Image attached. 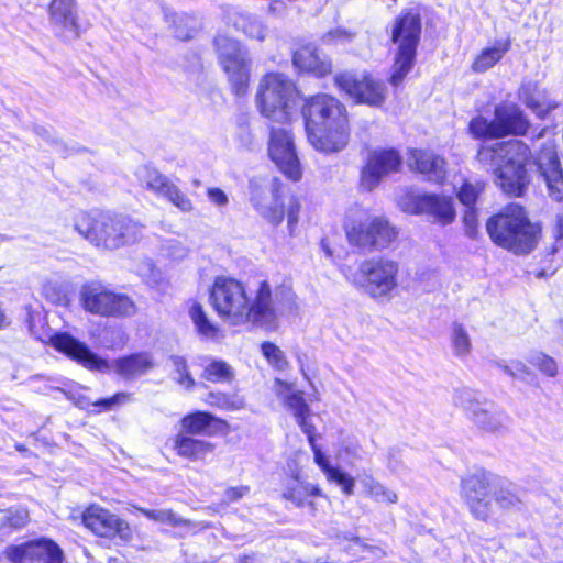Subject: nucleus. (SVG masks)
Returning <instances> with one entry per match:
<instances>
[{
    "label": "nucleus",
    "mask_w": 563,
    "mask_h": 563,
    "mask_svg": "<svg viewBox=\"0 0 563 563\" xmlns=\"http://www.w3.org/2000/svg\"><path fill=\"white\" fill-rule=\"evenodd\" d=\"M488 157L490 161L498 158L493 170L494 183L505 196L525 197L532 183L530 167L536 165L545 181L549 197L558 202L563 201V167L553 144H542L534 158L531 147L525 141H499L478 148V159L486 161Z\"/></svg>",
    "instance_id": "1"
},
{
    "label": "nucleus",
    "mask_w": 563,
    "mask_h": 563,
    "mask_svg": "<svg viewBox=\"0 0 563 563\" xmlns=\"http://www.w3.org/2000/svg\"><path fill=\"white\" fill-rule=\"evenodd\" d=\"M209 303L218 317L231 327L262 325L276 318L273 288L267 279L258 283L251 299L243 282L217 276L209 288Z\"/></svg>",
    "instance_id": "2"
},
{
    "label": "nucleus",
    "mask_w": 563,
    "mask_h": 563,
    "mask_svg": "<svg viewBox=\"0 0 563 563\" xmlns=\"http://www.w3.org/2000/svg\"><path fill=\"white\" fill-rule=\"evenodd\" d=\"M301 117L310 144L319 152L331 154L350 142V115L346 106L334 95L316 92L302 99Z\"/></svg>",
    "instance_id": "3"
},
{
    "label": "nucleus",
    "mask_w": 563,
    "mask_h": 563,
    "mask_svg": "<svg viewBox=\"0 0 563 563\" xmlns=\"http://www.w3.org/2000/svg\"><path fill=\"white\" fill-rule=\"evenodd\" d=\"M75 230L95 247L117 251L140 243L145 225L128 214L92 209L81 211L74 222Z\"/></svg>",
    "instance_id": "4"
},
{
    "label": "nucleus",
    "mask_w": 563,
    "mask_h": 563,
    "mask_svg": "<svg viewBox=\"0 0 563 563\" xmlns=\"http://www.w3.org/2000/svg\"><path fill=\"white\" fill-rule=\"evenodd\" d=\"M485 228L493 244L518 256L533 252L542 238L541 223L519 202L503 206L486 220Z\"/></svg>",
    "instance_id": "5"
},
{
    "label": "nucleus",
    "mask_w": 563,
    "mask_h": 563,
    "mask_svg": "<svg viewBox=\"0 0 563 563\" xmlns=\"http://www.w3.org/2000/svg\"><path fill=\"white\" fill-rule=\"evenodd\" d=\"M422 5L402 8L388 23V41L394 45L393 64L388 82L400 86L415 68L421 43L423 21Z\"/></svg>",
    "instance_id": "6"
},
{
    "label": "nucleus",
    "mask_w": 563,
    "mask_h": 563,
    "mask_svg": "<svg viewBox=\"0 0 563 563\" xmlns=\"http://www.w3.org/2000/svg\"><path fill=\"white\" fill-rule=\"evenodd\" d=\"M301 91L296 82L279 71H267L258 80L255 104L260 114L272 122L289 124Z\"/></svg>",
    "instance_id": "7"
},
{
    "label": "nucleus",
    "mask_w": 563,
    "mask_h": 563,
    "mask_svg": "<svg viewBox=\"0 0 563 563\" xmlns=\"http://www.w3.org/2000/svg\"><path fill=\"white\" fill-rule=\"evenodd\" d=\"M343 230L350 246L365 253L394 249L400 240V229L384 214L349 218Z\"/></svg>",
    "instance_id": "8"
},
{
    "label": "nucleus",
    "mask_w": 563,
    "mask_h": 563,
    "mask_svg": "<svg viewBox=\"0 0 563 563\" xmlns=\"http://www.w3.org/2000/svg\"><path fill=\"white\" fill-rule=\"evenodd\" d=\"M212 45L231 93L235 98L245 97L250 90L252 71V59L246 51L240 41L225 34H217Z\"/></svg>",
    "instance_id": "9"
},
{
    "label": "nucleus",
    "mask_w": 563,
    "mask_h": 563,
    "mask_svg": "<svg viewBox=\"0 0 563 563\" xmlns=\"http://www.w3.org/2000/svg\"><path fill=\"white\" fill-rule=\"evenodd\" d=\"M530 128V120L521 109L516 106H497L493 120L477 114L468 121L466 131L473 140L487 141L526 136Z\"/></svg>",
    "instance_id": "10"
},
{
    "label": "nucleus",
    "mask_w": 563,
    "mask_h": 563,
    "mask_svg": "<svg viewBox=\"0 0 563 563\" xmlns=\"http://www.w3.org/2000/svg\"><path fill=\"white\" fill-rule=\"evenodd\" d=\"M272 390L279 402L292 415L296 423L307 435L316 464L327 475L335 466L330 464L329 459L316 444V427L312 423V410L305 398L303 391L298 390L291 383L275 378Z\"/></svg>",
    "instance_id": "11"
},
{
    "label": "nucleus",
    "mask_w": 563,
    "mask_h": 563,
    "mask_svg": "<svg viewBox=\"0 0 563 563\" xmlns=\"http://www.w3.org/2000/svg\"><path fill=\"white\" fill-rule=\"evenodd\" d=\"M400 264L385 255L363 260L356 271L358 286L375 300L390 298L398 289Z\"/></svg>",
    "instance_id": "12"
},
{
    "label": "nucleus",
    "mask_w": 563,
    "mask_h": 563,
    "mask_svg": "<svg viewBox=\"0 0 563 563\" xmlns=\"http://www.w3.org/2000/svg\"><path fill=\"white\" fill-rule=\"evenodd\" d=\"M286 192V185L278 177H274L271 183L272 202L266 206L265 194L260 187L251 190V203L258 214L272 227H279L283 221L287 220V229L292 235L298 227L299 216L302 209L300 199L292 196L287 206L283 201Z\"/></svg>",
    "instance_id": "13"
},
{
    "label": "nucleus",
    "mask_w": 563,
    "mask_h": 563,
    "mask_svg": "<svg viewBox=\"0 0 563 563\" xmlns=\"http://www.w3.org/2000/svg\"><path fill=\"white\" fill-rule=\"evenodd\" d=\"M79 302L86 312L104 318H125L135 312V303L130 296L115 292L99 282L81 286Z\"/></svg>",
    "instance_id": "14"
},
{
    "label": "nucleus",
    "mask_w": 563,
    "mask_h": 563,
    "mask_svg": "<svg viewBox=\"0 0 563 563\" xmlns=\"http://www.w3.org/2000/svg\"><path fill=\"white\" fill-rule=\"evenodd\" d=\"M333 84L354 104L383 108L386 103L388 96L386 84L372 71L366 70L362 74L340 71L333 77Z\"/></svg>",
    "instance_id": "15"
},
{
    "label": "nucleus",
    "mask_w": 563,
    "mask_h": 563,
    "mask_svg": "<svg viewBox=\"0 0 563 563\" xmlns=\"http://www.w3.org/2000/svg\"><path fill=\"white\" fill-rule=\"evenodd\" d=\"M400 209L412 216H427L434 223L449 225L456 219L452 196L438 192L406 191L399 198Z\"/></svg>",
    "instance_id": "16"
},
{
    "label": "nucleus",
    "mask_w": 563,
    "mask_h": 563,
    "mask_svg": "<svg viewBox=\"0 0 563 563\" xmlns=\"http://www.w3.org/2000/svg\"><path fill=\"white\" fill-rule=\"evenodd\" d=\"M467 413L474 426L483 432L503 433L510 427V417L507 412L488 400H478L467 391H461L455 399Z\"/></svg>",
    "instance_id": "17"
},
{
    "label": "nucleus",
    "mask_w": 563,
    "mask_h": 563,
    "mask_svg": "<svg viewBox=\"0 0 563 563\" xmlns=\"http://www.w3.org/2000/svg\"><path fill=\"white\" fill-rule=\"evenodd\" d=\"M402 164L404 157L396 147H378L371 151L360 172L361 190L373 191L385 176L399 173Z\"/></svg>",
    "instance_id": "18"
},
{
    "label": "nucleus",
    "mask_w": 563,
    "mask_h": 563,
    "mask_svg": "<svg viewBox=\"0 0 563 563\" xmlns=\"http://www.w3.org/2000/svg\"><path fill=\"white\" fill-rule=\"evenodd\" d=\"M267 150L269 158L287 179L298 183L302 178L301 165L289 129L272 128Z\"/></svg>",
    "instance_id": "19"
},
{
    "label": "nucleus",
    "mask_w": 563,
    "mask_h": 563,
    "mask_svg": "<svg viewBox=\"0 0 563 563\" xmlns=\"http://www.w3.org/2000/svg\"><path fill=\"white\" fill-rule=\"evenodd\" d=\"M497 482L498 477L487 471H478L462 479V494L471 511L482 520H487L495 514L489 494L497 486Z\"/></svg>",
    "instance_id": "20"
},
{
    "label": "nucleus",
    "mask_w": 563,
    "mask_h": 563,
    "mask_svg": "<svg viewBox=\"0 0 563 563\" xmlns=\"http://www.w3.org/2000/svg\"><path fill=\"white\" fill-rule=\"evenodd\" d=\"M4 555L12 563H63L64 559L57 543L45 538L10 545Z\"/></svg>",
    "instance_id": "21"
},
{
    "label": "nucleus",
    "mask_w": 563,
    "mask_h": 563,
    "mask_svg": "<svg viewBox=\"0 0 563 563\" xmlns=\"http://www.w3.org/2000/svg\"><path fill=\"white\" fill-rule=\"evenodd\" d=\"M76 5V0H51L47 4L55 35L64 42L79 38L86 30L79 22Z\"/></svg>",
    "instance_id": "22"
},
{
    "label": "nucleus",
    "mask_w": 563,
    "mask_h": 563,
    "mask_svg": "<svg viewBox=\"0 0 563 563\" xmlns=\"http://www.w3.org/2000/svg\"><path fill=\"white\" fill-rule=\"evenodd\" d=\"M407 165L411 173L421 175L426 180L443 185L446 179L448 162L430 148L410 147L407 151Z\"/></svg>",
    "instance_id": "23"
},
{
    "label": "nucleus",
    "mask_w": 563,
    "mask_h": 563,
    "mask_svg": "<svg viewBox=\"0 0 563 563\" xmlns=\"http://www.w3.org/2000/svg\"><path fill=\"white\" fill-rule=\"evenodd\" d=\"M291 63L299 74L323 79L333 74V62L314 43H300L291 54Z\"/></svg>",
    "instance_id": "24"
},
{
    "label": "nucleus",
    "mask_w": 563,
    "mask_h": 563,
    "mask_svg": "<svg viewBox=\"0 0 563 563\" xmlns=\"http://www.w3.org/2000/svg\"><path fill=\"white\" fill-rule=\"evenodd\" d=\"M517 93L518 99L540 120H545L560 106L538 81L521 82Z\"/></svg>",
    "instance_id": "25"
},
{
    "label": "nucleus",
    "mask_w": 563,
    "mask_h": 563,
    "mask_svg": "<svg viewBox=\"0 0 563 563\" xmlns=\"http://www.w3.org/2000/svg\"><path fill=\"white\" fill-rule=\"evenodd\" d=\"M84 526L100 537H111L115 533H122L126 523L118 516L111 514L109 510L91 505L82 512Z\"/></svg>",
    "instance_id": "26"
},
{
    "label": "nucleus",
    "mask_w": 563,
    "mask_h": 563,
    "mask_svg": "<svg viewBox=\"0 0 563 563\" xmlns=\"http://www.w3.org/2000/svg\"><path fill=\"white\" fill-rule=\"evenodd\" d=\"M511 45L512 41L510 36H508L504 40H496L493 45L482 48L473 58L471 70L474 74H483L501 62L505 55L510 51Z\"/></svg>",
    "instance_id": "27"
},
{
    "label": "nucleus",
    "mask_w": 563,
    "mask_h": 563,
    "mask_svg": "<svg viewBox=\"0 0 563 563\" xmlns=\"http://www.w3.org/2000/svg\"><path fill=\"white\" fill-rule=\"evenodd\" d=\"M216 445L209 441L196 439L185 433H179L174 440L176 453L190 461H203L212 454Z\"/></svg>",
    "instance_id": "28"
},
{
    "label": "nucleus",
    "mask_w": 563,
    "mask_h": 563,
    "mask_svg": "<svg viewBox=\"0 0 563 563\" xmlns=\"http://www.w3.org/2000/svg\"><path fill=\"white\" fill-rule=\"evenodd\" d=\"M136 509L145 517L155 522L167 525L173 528H184L187 532H194L196 530H201L209 527V525L205 522L197 523L191 520L185 519L172 509Z\"/></svg>",
    "instance_id": "29"
},
{
    "label": "nucleus",
    "mask_w": 563,
    "mask_h": 563,
    "mask_svg": "<svg viewBox=\"0 0 563 563\" xmlns=\"http://www.w3.org/2000/svg\"><path fill=\"white\" fill-rule=\"evenodd\" d=\"M67 398L81 409H89L91 406L97 408L95 412L110 411L130 400V395L126 393H118L109 398L90 401L86 396L79 393H65Z\"/></svg>",
    "instance_id": "30"
},
{
    "label": "nucleus",
    "mask_w": 563,
    "mask_h": 563,
    "mask_svg": "<svg viewBox=\"0 0 563 563\" xmlns=\"http://www.w3.org/2000/svg\"><path fill=\"white\" fill-rule=\"evenodd\" d=\"M152 366L153 362L148 354H128L120 357L113 368L124 377H132L145 373Z\"/></svg>",
    "instance_id": "31"
},
{
    "label": "nucleus",
    "mask_w": 563,
    "mask_h": 563,
    "mask_svg": "<svg viewBox=\"0 0 563 563\" xmlns=\"http://www.w3.org/2000/svg\"><path fill=\"white\" fill-rule=\"evenodd\" d=\"M188 314L199 335L210 339L218 336L219 327L210 320L202 303L197 300H192L188 308Z\"/></svg>",
    "instance_id": "32"
},
{
    "label": "nucleus",
    "mask_w": 563,
    "mask_h": 563,
    "mask_svg": "<svg viewBox=\"0 0 563 563\" xmlns=\"http://www.w3.org/2000/svg\"><path fill=\"white\" fill-rule=\"evenodd\" d=\"M486 186L487 183L483 178H463L455 196L463 206L472 208L476 206Z\"/></svg>",
    "instance_id": "33"
},
{
    "label": "nucleus",
    "mask_w": 563,
    "mask_h": 563,
    "mask_svg": "<svg viewBox=\"0 0 563 563\" xmlns=\"http://www.w3.org/2000/svg\"><path fill=\"white\" fill-rule=\"evenodd\" d=\"M214 421L220 420L214 416L203 411H197L195 413L187 415L181 419L180 422L183 431L181 433L188 435L208 434L209 428Z\"/></svg>",
    "instance_id": "34"
},
{
    "label": "nucleus",
    "mask_w": 563,
    "mask_h": 563,
    "mask_svg": "<svg viewBox=\"0 0 563 563\" xmlns=\"http://www.w3.org/2000/svg\"><path fill=\"white\" fill-rule=\"evenodd\" d=\"M46 343L57 352H91L86 343L67 331L52 333Z\"/></svg>",
    "instance_id": "35"
},
{
    "label": "nucleus",
    "mask_w": 563,
    "mask_h": 563,
    "mask_svg": "<svg viewBox=\"0 0 563 563\" xmlns=\"http://www.w3.org/2000/svg\"><path fill=\"white\" fill-rule=\"evenodd\" d=\"M283 496L295 506L302 507L309 496H321V489L317 485L295 481L286 487Z\"/></svg>",
    "instance_id": "36"
},
{
    "label": "nucleus",
    "mask_w": 563,
    "mask_h": 563,
    "mask_svg": "<svg viewBox=\"0 0 563 563\" xmlns=\"http://www.w3.org/2000/svg\"><path fill=\"white\" fill-rule=\"evenodd\" d=\"M366 493L374 498L378 503H388L396 504L398 500L397 494L384 486L382 483L373 478L372 476H366L362 481Z\"/></svg>",
    "instance_id": "37"
},
{
    "label": "nucleus",
    "mask_w": 563,
    "mask_h": 563,
    "mask_svg": "<svg viewBox=\"0 0 563 563\" xmlns=\"http://www.w3.org/2000/svg\"><path fill=\"white\" fill-rule=\"evenodd\" d=\"M494 489V500L503 509H510L520 504V498L512 489L511 484L504 485L498 478L497 486Z\"/></svg>",
    "instance_id": "38"
},
{
    "label": "nucleus",
    "mask_w": 563,
    "mask_h": 563,
    "mask_svg": "<svg viewBox=\"0 0 563 563\" xmlns=\"http://www.w3.org/2000/svg\"><path fill=\"white\" fill-rule=\"evenodd\" d=\"M71 361L90 371L108 372L111 366L99 354H67Z\"/></svg>",
    "instance_id": "39"
},
{
    "label": "nucleus",
    "mask_w": 563,
    "mask_h": 563,
    "mask_svg": "<svg viewBox=\"0 0 563 563\" xmlns=\"http://www.w3.org/2000/svg\"><path fill=\"white\" fill-rule=\"evenodd\" d=\"M163 197L183 212H189L194 209L191 199L174 183L170 184Z\"/></svg>",
    "instance_id": "40"
},
{
    "label": "nucleus",
    "mask_w": 563,
    "mask_h": 563,
    "mask_svg": "<svg viewBox=\"0 0 563 563\" xmlns=\"http://www.w3.org/2000/svg\"><path fill=\"white\" fill-rule=\"evenodd\" d=\"M231 367L222 361H213L205 368V378L211 382L229 380L232 378Z\"/></svg>",
    "instance_id": "41"
},
{
    "label": "nucleus",
    "mask_w": 563,
    "mask_h": 563,
    "mask_svg": "<svg viewBox=\"0 0 563 563\" xmlns=\"http://www.w3.org/2000/svg\"><path fill=\"white\" fill-rule=\"evenodd\" d=\"M325 477L329 482H332V483H335L336 485H339L345 495H347V496L353 495L354 487H355V481L351 475L343 472L341 468L334 467L325 475Z\"/></svg>",
    "instance_id": "42"
},
{
    "label": "nucleus",
    "mask_w": 563,
    "mask_h": 563,
    "mask_svg": "<svg viewBox=\"0 0 563 563\" xmlns=\"http://www.w3.org/2000/svg\"><path fill=\"white\" fill-rule=\"evenodd\" d=\"M172 183L173 181L165 175L157 170H152L146 175L145 187L146 189L153 191L155 195L163 197Z\"/></svg>",
    "instance_id": "43"
},
{
    "label": "nucleus",
    "mask_w": 563,
    "mask_h": 563,
    "mask_svg": "<svg viewBox=\"0 0 563 563\" xmlns=\"http://www.w3.org/2000/svg\"><path fill=\"white\" fill-rule=\"evenodd\" d=\"M208 402L227 410H240L245 405L242 398L223 394H210Z\"/></svg>",
    "instance_id": "44"
},
{
    "label": "nucleus",
    "mask_w": 563,
    "mask_h": 563,
    "mask_svg": "<svg viewBox=\"0 0 563 563\" xmlns=\"http://www.w3.org/2000/svg\"><path fill=\"white\" fill-rule=\"evenodd\" d=\"M189 22H195V18H183L179 20V23L174 25V34L177 40L187 42L195 36L197 29L194 25H189Z\"/></svg>",
    "instance_id": "45"
},
{
    "label": "nucleus",
    "mask_w": 563,
    "mask_h": 563,
    "mask_svg": "<svg viewBox=\"0 0 563 563\" xmlns=\"http://www.w3.org/2000/svg\"><path fill=\"white\" fill-rule=\"evenodd\" d=\"M29 522V512L24 508L8 511L2 518V525L12 528H22Z\"/></svg>",
    "instance_id": "46"
},
{
    "label": "nucleus",
    "mask_w": 563,
    "mask_h": 563,
    "mask_svg": "<svg viewBox=\"0 0 563 563\" xmlns=\"http://www.w3.org/2000/svg\"><path fill=\"white\" fill-rule=\"evenodd\" d=\"M532 363L539 368V371L548 376H555L558 373L556 362L548 354H536Z\"/></svg>",
    "instance_id": "47"
},
{
    "label": "nucleus",
    "mask_w": 563,
    "mask_h": 563,
    "mask_svg": "<svg viewBox=\"0 0 563 563\" xmlns=\"http://www.w3.org/2000/svg\"><path fill=\"white\" fill-rule=\"evenodd\" d=\"M452 343L457 352H467L471 347L470 338L461 324L453 328Z\"/></svg>",
    "instance_id": "48"
},
{
    "label": "nucleus",
    "mask_w": 563,
    "mask_h": 563,
    "mask_svg": "<svg viewBox=\"0 0 563 563\" xmlns=\"http://www.w3.org/2000/svg\"><path fill=\"white\" fill-rule=\"evenodd\" d=\"M173 363L177 371V376L175 377L176 382L184 386L187 389H190L195 385V380L192 377L186 372V365L184 364L181 357L175 356L173 357Z\"/></svg>",
    "instance_id": "49"
},
{
    "label": "nucleus",
    "mask_w": 563,
    "mask_h": 563,
    "mask_svg": "<svg viewBox=\"0 0 563 563\" xmlns=\"http://www.w3.org/2000/svg\"><path fill=\"white\" fill-rule=\"evenodd\" d=\"M505 373L512 377L525 378L526 375H529V369L526 365L520 362H510L509 364L504 366Z\"/></svg>",
    "instance_id": "50"
},
{
    "label": "nucleus",
    "mask_w": 563,
    "mask_h": 563,
    "mask_svg": "<svg viewBox=\"0 0 563 563\" xmlns=\"http://www.w3.org/2000/svg\"><path fill=\"white\" fill-rule=\"evenodd\" d=\"M249 493L247 486L230 487L224 492L225 503L238 501Z\"/></svg>",
    "instance_id": "51"
},
{
    "label": "nucleus",
    "mask_w": 563,
    "mask_h": 563,
    "mask_svg": "<svg viewBox=\"0 0 563 563\" xmlns=\"http://www.w3.org/2000/svg\"><path fill=\"white\" fill-rule=\"evenodd\" d=\"M207 196L217 206H224L228 203V197L225 192L219 187L208 188Z\"/></svg>",
    "instance_id": "52"
},
{
    "label": "nucleus",
    "mask_w": 563,
    "mask_h": 563,
    "mask_svg": "<svg viewBox=\"0 0 563 563\" xmlns=\"http://www.w3.org/2000/svg\"><path fill=\"white\" fill-rule=\"evenodd\" d=\"M267 363L275 367L277 371H285L288 367V362L285 354H264Z\"/></svg>",
    "instance_id": "53"
},
{
    "label": "nucleus",
    "mask_w": 563,
    "mask_h": 563,
    "mask_svg": "<svg viewBox=\"0 0 563 563\" xmlns=\"http://www.w3.org/2000/svg\"><path fill=\"white\" fill-rule=\"evenodd\" d=\"M463 218H464V223L466 227L475 228L477 225L476 206L472 207V208H466Z\"/></svg>",
    "instance_id": "54"
},
{
    "label": "nucleus",
    "mask_w": 563,
    "mask_h": 563,
    "mask_svg": "<svg viewBox=\"0 0 563 563\" xmlns=\"http://www.w3.org/2000/svg\"><path fill=\"white\" fill-rule=\"evenodd\" d=\"M555 239L563 241V214L558 217Z\"/></svg>",
    "instance_id": "55"
},
{
    "label": "nucleus",
    "mask_w": 563,
    "mask_h": 563,
    "mask_svg": "<svg viewBox=\"0 0 563 563\" xmlns=\"http://www.w3.org/2000/svg\"><path fill=\"white\" fill-rule=\"evenodd\" d=\"M262 352H279L278 346L269 341H265L261 344Z\"/></svg>",
    "instance_id": "56"
},
{
    "label": "nucleus",
    "mask_w": 563,
    "mask_h": 563,
    "mask_svg": "<svg viewBox=\"0 0 563 563\" xmlns=\"http://www.w3.org/2000/svg\"><path fill=\"white\" fill-rule=\"evenodd\" d=\"M321 245H322V249H323V251H324L325 255H327L328 257H333V252H332V250L327 245V243L324 242V240L321 242Z\"/></svg>",
    "instance_id": "57"
},
{
    "label": "nucleus",
    "mask_w": 563,
    "mask_h": 563,
    "mask_svg": "<svg viewBox=\"0 0 563 563\" xmlns=\"http://www.w3.org/2000/svg\"><path fill=\"white\" fill-rule=\"evenodd\" d=\"M320 400V396H319V393L317 390H314L312 394L309 395V401L312 402V401H319Z\"/></svg>",
    "instance_id": "58"
},
{
    "label": "nucleus",
    "mask_w": 563,
    "mask_h": 563,
    "mask_svg": "<svg viewBox=\"0 0 563 563\" xmlns=\"http://www.w3.org/2000/svg\"><path fill=\"white\" fill-rule=\"evenodd\" d=\"M15 448L20 452H25L26 451V449L22 444H16Z\"/></svg>",
    "instance_id": "59"
}]
</instances>
